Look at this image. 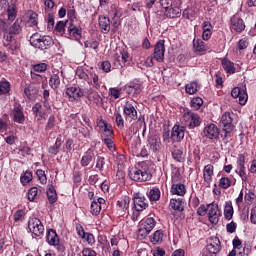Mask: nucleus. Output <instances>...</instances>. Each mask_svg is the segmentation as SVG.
Returning a JSON list of instances; mask_svg holds the SVG:
<instances>
[{
  "label": "nucleus",
  "mask_w": 256,
  "mask_h": 256,
  "mask_svg": "<svg viewBox=\"0 0 256 256\" xmlns=\"http://www.w3.org/2000/svg\"><path fill=\"white\" fill-rule=\"evenodd\" d=\"M46 240L53 247H57V245H59V236L57 235V231H55V229H49L46 235Z\"/></svg>",
  "instance_id": "4be33fe9"
},
{
  "label": "nucleus",
  "mask_w": 256,
  "mask_h": 256,
  "mask_svg": "<svg viewBox=\"0 0 256 256\" xmlns=\"http://www.w3.org/2000/svg\"><path fill=\"white\" fill-rule=\"evenodd\" d=\"M163 237V230H157L154 232L151 238V243H153V245H158V243H161V241H163Z\"/></svg>",
  "instance_id": "a19ab883"
},
{
  "label": "nucleus",
  "mask_w": 256,
  "mask_h": 256,
  "mask_svg": "<svg viewBox=\"0 0 256 256\" xmlns=\"http://www.w3.org/2000/svg\"><path fill=\"white\" fill-rule=\"evenodd\" d=\"M46 195L48 198L49 203L53 205L57 201V191L55 190V187L53 185H49L48 189L46 191Z\"/></svg>",
  "instance_id": "7c9ffc66"
},
{
  "label": "nucleus",
  "mask_w": 256,
  "mask_h": 256,
  "mask_svg": "<svg viewBox=\"0 0 256 256\" xmlns=\"http://www.w3.org/2000/svg\"><path fill=\"white\" fill-rule=\"evenodd\" d=\"M102 141L108 147L109 151H111L112 153H115L116 148H115V142H113V139L104 138Z\"/></svg>",
  "instance_id": "4d7b16f0"
},
{
  "label": "nucleus",
  "mask_w": 256,
  "mask_h": 256,
  "mask_svg": "<svg viewBox=\"0 0 256 256\" xmlns=\"http://www.w3.org/2000/svg\"><path fill=\"white\" fill-rule=\"evenodd\" d=\"M93 157H95V153H93V151H86L80 161L81 167H89V165H91V163L93 162Z\"/></svg>",
  "instance_id": "393cba45"
},
{
  "label": "nucleus",
  "mask_w": 256,
  "mask_h": 256,
  "mask_svg": "<svg viewBox=\"0 0 256 256\" xmlns=\"http://www.w3.org/2000/svg\"><path fill=\"white\" fill-rule=\"evenodd\" d=\"M206 249L210 255H217L221 251V240L217 236H211L206 240Z\"/></svg>",
  "instance_id": "0eeeda50"
},
{
  "label": "nucleus",
  "mask_w": 256,
  "mask_h": 256,
  "mask_svg": "<svg viewBox=\"0 0 256 256\" xmlns=\"http://www.w3.org/2000/svg\"><path fill=\"white\" fill-rule=\"evenodd\" d=\"M246 27L245 21L238 14H235L230 18V31H235V33H243Z\"/></svg>",
  "instance_id": "423d86ee"
},
{
  "label": "nucleus",
  "mask_w": 256,
  "mask_h": 256,
  "mask_svg": "<svg viewBox=\"0 0 256 256\" xmlns=\"http://www.w3.org/2000/svg\"><path fill=\"white\" fill-rule=\"evenodd\" d=\"M237 168L242 169L245 168V155L239 154L237 158Z\"/></svg>",
  "instance_id": "338daca9"
},
{
  "label": "nucleus",
  "mask_w": 256,
  "mask_h": 256,
  "mask_svg": "<svg viewBox=\"0 0 256 256\" xmlns=\"http://www.w3.org/2000/svg\"><path fill=\"white\" fill-rule=\"evenodd\" d=\"M104 165H105V157L98 155L97 162H96V169H99V171H103Z\"/></svg>",
  "instance_id": "680f3d73"
},
{
  "label": "nucleus",
  "mask_w": 256,
  "mask_h": 256,
  "mask_svg": "<svg viewBox=\"0 0 256 256\" xmlns=\"http://www.w3.org/2000/svg\"><path fill=\"white\" fill-rule=\"evenodd\" d=\"M123 113L126 121H137V108H135L131 102L125 103L123 106Z\"/></svg>",
  "instance_id": "9b49d317"
},
{
  "label": "nucleus",
  "mask_w": 256,
  "mask_h": 256,
  "mask_svg": "<svg viewBox=\"0 0 256 256\" xmlns=\"http://www.w3.org/2000/svg\"><path fill=\"white\" fill-rule=\"evenodd\" d=\"M28 229L36 237H43V233H45V226H43V222L39 218L30 219L28 221Z\"/></svg>",
  "instance_id": "39448f33"
},
{
  "label": "nucleus",
  "mask_w": 256,
  "mask_h": 256,
  "mask_svg": "<svg viewBox=\"0 0 256 256\" xmlns=\"http://www.w3.org/2000/svg\"><path fill=\"white\" fill-rule=\"evenodd\" d=\"M24 93L29 101H35V99H37V95H39V88L30 84L24 89Z\"/></svg>",
  "instance_id": "6ab92c4d"
},
{
  "label": "nucleus",
  "mask_w": 256,
  "mask_h": 256,
  "mask_svg": "<svg viewBox=\"0 0 256 256\" xmlns=\"http://www.w3.org/2000/svg\"><path fill=\"white\" fill-rule=\"evenodd\" d=\"M140 225L151 233L155 229L156 222L153 217H148Z\"/></svg>",
  "instance_id": "2f4dec72"
},
{
  "label": "nucleus",
  "mask_w": 256,
  "mask_h": 256,
  "mask_svg": "<svg viewBox=\"0 0 256 256\" xmlns=\"http://www.w3.org/2000/svg\"><path fill=\"white\" fill-rule=\"evenodd\" d=\"M148 143L150 145V151H153V153H157L161 150V138L159 136H150L148 138Z\"/></svg>",
  "instance_id": "f3484780"
},
{
  "label": "nucleus",
  "mask_w": 256,
  "mask_h": 256,
  "mask_svg": "<svg viewBox=\"0 0 256 256\" xmlns=\"http://www.w3.org/2000/svg\"><path fill=\"white\" fill-rule=\"evenodd\" d=\"M204 135L207 139H219V128L215 124H210L204 128Z\"/></svg>",
  "instance_id": "2eb2a0df"
},
{
  "label": "nucleus",
  "mask_w": 256,
  "mask_h": 256,
  "mask_svg": "<svg viewBox=\"0 0 256 256\" xmlns=\"http://www.w3.org/2000/svg\"><path fill=\"white\" fill-rule=\"evenodd\" d=\"M10 33L14 34V35H19V33H21L22 29H21V21L19 19H17L13 25L9 28L8 30Z\"/></svg>",
  "instance_id": "49530a36"
},
{
  "label": "nucleus",
  "mask_w": 256,
  "mask_h": 256,
  "mask_svg": "<svg viewBox=\"0 0 256 256\" xmlns=\"http://www.w3.org/2000/svg\"><path fill=\"white\" fill-rule=\"evenodd\" d=\"M39 19V15L36 12L30 11L28 23L31 27H35L37 25Z\"/></svg>",
  "instance_id": "864d4df0"
},
{
  "label": "nucleus",
  "mask_w": 256,
  "mask_h": 256,
  "mask_svg": "<svg viewBox=\"0 0 256 256\" xmlns=\"http://www.w3.org/2000/svg\"><path fill=\"white\" fill-rule=\"evenodd\" d=\"M203 179L206 184L211 185V181H213V165L208 164L204 167Z\"/></svg>",
  "instance_id": "a878e982"
},
{
  "label": "nucleus",
  "mask_w": 256,
  "mask_h": 256,
  "mask_svg": "<svg viewBox=\"0 0 256 256\" xmlns=\"http://www.w3.org/2000/svg\"><path fill=\"white\" fill-rule=\"evenodd\" d=\"M68 33L70 37H73V39L76 41L81 39V29L77 28V26L73 25V23H70Z\"/></svg>",
  "instance_id": "c756f323"
},
{
  "label": "nucleus",
  "mask_w": 256,
  "mask_h": 256,
  "mask_svg": "<svg viewBox=\"0 0 256 256\" xmlns=\"http://www.w3.org/2000/svg\"><path fill=\"white\" fill-rule=\"evenodd\" d=\"M36 175H37L40 183H42V185L47 184V175L45 174V171L39 169L36 171Z\"/></svg>",
  "instance_id": "bf43d9fd"
},
{
  "label": "nucleus",
  "mask_w": 256,
  "mask_h": 256,
  "mask_svg": "<svg viewBox=\"0 0 256 256\" xmlns=\"http://www.w3.org/2000/svg\"><path fill=\"white\" fill-rule=\"evenodd\" d=\"M38 189L37 187H32L28 190V199L30 201H35V197H37Z\"/></svg>",
  "instance_id": "e2e57ef3"
},
{
  "label": "nucleus",
  "mask_w": 256,
  "mask_h": 256,
  "mask_svg": "<svg viewBox=\"0 0 256 256\" xmlns=\"http://www.w3.org/2000/svg\"><path fill=\"white\" fill-rule=\"evenodd\" d=\"M82 256H97V252L91 248H84L82 250Z\"/></svg>",
  "instance_id": "774afa93"
},
{
  "label": "nucleus",
  "mask_w": 256,
  "mask_h": 256,
  "mask_svg": "<svg viewBox=\"0 0 256 256\" xmlns=\"http://www.w3.org/2000/svg\"><path fill=\"white\" fill-rule=\"evenodd\" d=\"M208 217L210 223H212L213 225H217L219 223V217H221L219 205L214 203L208 204Z\"/></svg>",
  "instance_id": "9d476101"
},
{
  "label": "nucleus",
  "mask_w": 256,
  "mask_h": 256,
  "mask_svg": "<svg viewBox=\"0 0 256 256\" xmlns=\"http://www.w3.org/2000/svg\"><path fill=\"white\" fill-rule=\"evenodd\" d=\"M42 109L43 106L41 105V103H36L32 107L33 115L36 117L37 121H41L43 119V113L41 112Z\"/></svg>",
  "instance_id": "f704fd0d"
},
{
  "label": "nucleus",
  "mask_w": 256,
  "mask_h": 256,
  "mask_svg": "<svg viewBox=\"0 0 256 256\" xmlns=\"http://www.w3.org/2000/svg\"><path fill=\"white\" fill-rule=\"evenodd\" d=\"M129 177L132 181L141 183L143 181H149V179H151V174H149L145 168H132V170L129 171Z\"/></svg>",
  "instance_id": "20e7f679"
},
{
  "label": "nucleus",
  "mask_w": 256,
  "mask_h": 256,
  "mask_svg": "<svg viewBox=\"0 0 256 256\" xmlns=\"http://www.w3.org/2000/svg\"><path fill=\"white\" fill-rule=\"evenodd\" d=\"M219 187H221V189H229V187H231V179H229V177H222L219 180Z\"/></svg>",
  "instance_id": "5fc2aeb1"
},
{
  "label": "nucleus",
  "mask_w": 256,
  "mask_h": 256,
  "mask_svg": "<svg viewBox=\"0 0 256 256\" xmlns=\"http://www.w3.org/2000/svg\"><path fill=\"white\" fill-rule=\"evenodd\" d=\"M222 67L226 71V73H229L230 75H233V73H235V64L228 59L222 60Z\"/></svg>",
  "instance_id": "473e14b6"
},
{
  "label": "nucleus",
  "mask_w": 256,
  "mask_h": 256,
  "mask_svg": "<svg viewBox=\"0 0 256 256\" xmlns=\"http://www.w3.org/2000/svg\"><path fill=\"white\" fill-rule=\"evenodd\" d=\"M190 107L194 109V111H199L201 107H203V98L195 97L191 100Z\"/></svg>",
  "instance_id": "ea45409f"
},
{
  "label": "nucleus",
  "mask_w": 256,
  "mask_h": 256,
  "mask_svg": "<svg viewBox=\"0 0 256 256\" xmlns=\"http://www.w3.org/2000/svg\"><path fill=\"white\" fill-rule=\"evenodd\" d=\"M183 121L188 125L189 129H195L201 125V116L199 114L188 110L183 114Z\"/></svg>",
  "instance_id": "f03ea898"
},
{
  "label": "nucleus",
  "mask_w": 256,
  "mask_h": 256,
  "mask_svg": "<svg viewBox=\"0 0 256 256\" xmlns=\"http://www.w3.org/2000/svg\"><path fill=\"white\" fill-rule=\"evenodd\" d=\"M233 205L231 204V202H227L224 208V217L225 219H227L228 221H231V219H233Z\"/></svg>",
  "instance_id": "e433bc0d"
},
{
  "label": "nucleus",
  "mask_w": 256,
  "mask_h": 256,
  "mask_svg": "<svg viewBox=\"0 0 256 256\" xmlns=\"http://www.w3.org/2000/svg\"><path fill=\"white\" fill-rule=\"evenodd\" d=\"M99 27L101 29V33H109L111 31V20L108 17L100 16L98 19Z\"/></svg>",
  "instance_id": "a211bd4d"
},
{
  "label": "nucleus",
  "mask_w": 256,
  "mask_h": 256,
  "mask_svg": "<svg viewBox=\"0 0 256 256\" xmlns=\"http://www.w3.org/2000/svg\"><path fill=\"white\" fill-rule=\"evenodd\" d=\"M13 121L15 123H25V114L23 113V107L21 104L15 105L12 111Z\"/></svg>",
  "instance_id": "4468645a"
},
{
  "label": "nucleus",
  "mask_w": 256,
  "mask_h": 256,
  "mask_svg": "<svg viewBox=\"0 0 256 256\" xmlns=\"http://www.w3.org/2000/svg\"><path fill=\"white\" fill-rule=\"evenodd\" d=\"M100 127H102L103 132H102V141L104 139H112L113 137V129H111V126H109V124H107L106 121H102L100 124Z\"/></svg>",
  "instance_id": "bb28decb"
},
{
  "label": "nucleus",
  "mask_w": 256,
  "mask_h": 256,
  "mask_svg": "<svg viewBox=\"0 0 256 256\" xmlns=\"http://www.w3.org/2000/svg\"><path fill=\"white\" fill-rule=\"evenodd\" d=\"M238 99L240 105H245V103H247V100L249 99V96L247 95V92L243 90L242 93L238 96Z\"/></svg>",
  "instance_id": "69168bd1"
},
{
  "label": "nucleus",
  "mask_w": 256,
  "mask_h": 256,
  "mask_svg": "<svg viewBox=\"0 0 256 256\" xmlns=\"http://www.w3.org/2000/svg\"><path fill=\"white\" fill-rule=\"evenodd\" d=\"M84 47L85 49H94V51L97 52V49H99V41L95 39H90L84 41Z\"/></svg>",
  "instance_id": "c03bdc74"
},
{
  "label": "nucleus",
  "mask_w": 256,
  "mask_h": 256,
  "mask_svg": "<svg viewBox=\"0 0 256 256\" xmlns=\"http://www.w3.org/2000/svg\"><path fill=\"white\" fill-rule=\"evenodd\" d=\"M30 44L36 49L45 51V49H49V47L53 45V38H51V36H41L39 33H34L30 37Z\"/></svg>",
  "instance_id": "f257e3e1"
},
{
  "label": "nucleus",
  "mask_w": 256,
  "mask_h": 256,
  "mask_svg": "<svg viewBox=\"0 0 256 256\" xmlns=\"http://www.w3.org/2000/svg\"><path fill=\"white\" fill-rule=\"evenodd\" d=\"M152 56L158 63H163L165 59V40H159L156 43Z\"/></svg>",
  "instance_id": "6e6552de"
},
{
  "label": "nucleus",
  "mask_w": 256,
  "mask_h": 256,
  "mask_svg": "<svg viewBox=\"0 0 256 256\" xmlns=\"http://www.w3.org/2000/svg\"><path fill=\"white\" fill-rule=\"evenodd\" d=\"M114 117L117 127H119V129H123V127H125V120L123 119L121 113L115 112Z\"/></svg>",
  "instance_id": "603ef678"
},
{
  "label": "nucleus",
  "mask_w": 256,
  "mask_h": 256,
  "mask_svg": "<svg viewBox=\"0 0 256 256\" xmlns=\"http://www.w3.org/2000/svg\"><path fill=\"white\" fill-rule=\"evenodd\" d=\"M171 193L172 195H179L180 197H183V195L187 193V189L184 184H173L171 187Z\"/></svg>",
  "instance_id": "c85d7f7f"
},
{
  "label": "nucleus",
  "mask_w": 256,
  "mask_h": 256,
  "mask_svg": "<svg viewBox=\"0 0 256 256\" xmlns=\"http://www.w3.org/2000/svg\"><path fill=\"white\" fill-rule=\"evenodd\" d=\"M220 124L222 126V131L225 133L224 137H229V134L233 133L235 125H233V118L231 117L230 112H225L222 117Z\"/></svg>",
  "instance_id": "7ed1b4c3"
},
{
  "label": "nucleus",
  "mask_w": 256,
  "mask_h": 256,
  "mask_svg": "<svg viewBox=\"0 0 256 256\" xmlns=\"http://www.w3.org/2000/svg\"><path fill=\"white\" fill-rule=\"evenodd\" d=\"M147 196L149 201H159V199H161V190H159V188H152Z\"/></svg>",
  "instance_id": "72a5a7b5"
},
{
  "label": "nucleus",
  "mask_w": 256,
  "mask_h": 256,
  "mask_svg": "<svg viewBox=\"0 0 256 256\" xmlns=\"http://www.w3.org/2000/svg\"><path fill=\"white\" fill-rule=\"evenodd\" d=\"M4 47H9V45H11V43H13V35L10 31L4 30Z\"/></svg>",
  "instance_id": "8fccbe9b"
},
{
  "label": "nucleus",
  "mask_w": 256,
  "mask_h": 256,
  "mask_svg": "<svg viewBox=\"0 0 256 256\" xmlns=\"http://www.w3.org/2000/svg\"><path fill=\"white\" fill-rule=\"evenodd\" d=\"M8 21H15L17 19V7L15 5L8 6Z\"/></svg>",
  "instance_id": "a18cd8bd"
},
{
  "label": "nucleus",
  "mask_w": 256,
  "mask_h": 256,
  "mask_svg": "<svg viewBox=\"0 0 256 256\" xmlns=\"http://www.w3.org/2000/svg\"><path fill=\"white\" fill-rule=\"evenodd\" d=\"M185 202L182 198H172L170 199L169 207L172 208L174 211H184Z\"/></svg>",
  "instance_id": "b1692460"
},
{
  "label": "nucleus",
  "mask_w": 256,
  "mask_h": 256,
  "mask_svg": "<svg viewBox=\"0 0 256 256\" xmlns=\"http://www.w3.org/2000/svg\"><path fill=\"white\" fill-rule=\"evenodd\" d=\"M134 209L138 213L141 211H145L147 207H149V203H147V198L141 195V193H135L133 198Z\"/></svg>",
  "instance_id": "1a4fd4ad"
},
{
  "label": "nucleus",
  "mask_w": 256,
  "mask_h": 256,
  "mask_svg": "<svg viewBox=\"0 0 256 256\" xmlns=\"http://www.w3.org/2000/svg\"><path fill=\"white\" fill-rule=\"evenodd\" d=\"M49 85L51 89H58L59 85H61V79L59 78V75L53 74L50 77Z\"/></svg>",
  "instance_id": "37998d69"
},
{
  "label": "nucleus",
  "mask_w": 256,
  "mask_h": 256,
  "mask_svg": "<svg viewBox=\"0 0 256 256\" xmlns=\"http://www.w3.org/2000/svg\"><path fill=\"white\" fill-rule=\"evenodd\" d=\"M9 51L12 53V55H15L18 53L21 44H19L18 42H14V43H10L8 46Z\"/></svg>",
  "instance_id": "052dcab7"
},
{
  "label": "nucleus",
  "mask_w": 256,
  "mask_h": 256,
  "mask_svg": "<svg viewBox=\"0 0 256 256\" xmlns=\"http://www.w3.org/2000/svg\"><path fill=\"white\" fill-rule=\"evenodd\" d=\"M32 83H36L41 85L43 83V76L41 74H37L33 71L30 72Z\"/></svg>",
  "instance_id": "6e6d98bb"
},
{
  "label": "nucleus",
  "mask_w": 256,
  "mask_h": 256,
  "mask_svg": "<svg viewBox=\"0 0 256 256\" xmlns=\"http://www.w3.org/2000/svg\"><path fill=\"white\" fill-rule=\"evenodd\" d=\"M60 149H61V138H57L55 144L49 147L48 153H50V155H58Z\"/></svg>",
  "instance_id": "4c0bfd02"
},
{
  "label": "nucleus",
  "mask_w": 256,
  "mask_h": 256,
  "mask_svg": "<svg viewBox=\"0 0 256 256\" xmlns=\"http://www.w3.org/2000/svg\"><path fill=\"white\" fill-rule=\"evenodd\" d=\"M120 55H121V59L123 61V63H129V61H131V56L129 55V52L125 49H123L121 52H120Z\"/></svg>",
  "instance_id": "0e129e2a"
},
{
  "label": "nucleus",
  "mask_w": 256,
  "mask_h": 256,
  "mask_svg": "<svg viewBox=\"0 0 256 256\" xmlns=\"http://www.w3.org/2000/svg\"><path fill=\"white\" fill-rule=\"evenodd\" d=\"M184 137H185V127L175 124L174 127L172 128V132L170 136L172 141L179 142V141H182Z\"/></svg>",
  "instance_id": "f8f14e48"
},
{
  "label": "nucleus",
  "mask_w": 256,
  "mask_h": 256,
  "mask_svg": "<svg viewBox=\"0 0 256 256\" xmlns=\"http://www.w3.org/2000/svg\"><path fill=\"white\" fill-rule=\"evenodd\" d=\"M172 157H173L174 161H177L178 163L185 162V156H183V151L181 149H175L172 152Z\"/></svg>",
  "instance_id": "79ce46f5"
},
{
  "label": "nucleus",
  "mask_w": 256,
  "mask_h": 256,
  "mask_svg": "<svg viewBox=\"0 0 256 256\" xmlns=\"http://www.w3.org/2000/svg\"><path fill=\"white\" fill-rule=\"evenodd\" d=\"M129 203H131V200L127 196L117 201L118 213L120 217H123L125 213H129Z\"/></svg>",
  "instance_id": "ddd939ff"
},
{
  "label": "nucleus",
  "mask_w": 256,
  "mask_h": 256,
  "mask_svg": "<svg viewBox=\"0 0 256 256\" xmlns=\"http://www.w3.org/2000/svg\"><path fill=\"white\" fill-rule=\"evenodd\" d=\"M193 50L195 53H199V55H205V52L207 51V46L205 45V42H203V40L194 39Z\"/></svg>",
  "instance_id": "5701e85b"
},
{
  "label": "nucleus",
  "mask_w": 256,
  "mask_h": 256,
  "mask_svg": "<svg viewBox=\"0 0 256 256\" xmlns=\"http://www.w3.org/2000/svg\"><path fill=\"white\" fill-rule=\"evenodd\" d=\"M149 233L151 232L139 225V228L137 230V237L138 239H140V241H143V239H147V235H149Z\"/></svg>",
  "instance_id": "3c124183"
},
{
  "label": "nucleus",
  "mask_w": 256,
  "mask_h": 256,
  "mask_svg": "<svg viewBox=\"0 0 256 256\" xmlns=\"http://www.w3.org/2000/svg\"><path fill=\"white\" fill-rule=\"evenodd\" d=\"M11 84L7 80L0 81V95H9Z\"/></svg>",
  "instance_id": "c9c22d12"
},
{
  "label": "nucleus",
  "mask_w": 256,
  "mask_h": 256,
  "mask_svg": "<svg viewBox=\"0 0 256 256\" xmlns=\"http://www.w3.org/2000/svg\"><path fill=\"white\" fill-rule=\"evenodd\" d=\"M66 25H67V22L59 21V22L56 23L54 31H56V33H58V35H65Z\"/></svg>",
  "instance_id": "09e8293b"
},
{
  "label": "nucleus",
  "mask_w": 256,
  "mask_h": 256,
  "mask_svg": "<svg viewBox=\"0 0 256 256\" xmlns=\"http://www.w3.org/2000/svg\"><path fill=\"white\" fill-rule=\"evenodd\" d=\"M127 95H129V97H139V95H141V84H135L132 83L130 85H126L124 87Z\"/></svg>",
  "instance_id": "dca6fc26"
},
{
  "label": "nucleus",
  "mask_w": 256,
  "mask_h": 256,
  "mask_svg": "<svg viewBox=\"0 0 256 256\" xmlns=\"http://www.w3.org/2000/svg\"><path fill=\"white\" fill-rule=\"evenodd\" d=\"M66 95L74 99V101H79L80 97H83L84 93H83V90H81V88L70 87V88H67Z\"/></svg>",
  "instance_id": "412c9836"
},
{
  "label": "nucleus",
  "mask_w": 256,
  "mask_h": 256,
  "mask_svg": "<svg viewBox=\"0 0 256 256\" xmlns=\"http://www.w3.org/2000/svg\"><path fill=\"white\" fill-rule=\"evenodd\" d=\"M102 205H105V199L98 198L97 200H93L90 206V213L99 215L101 213Z\"/></svg>",
  "instance_id": "aec40b11"
},
{
  "label": "nucleus",
  "mask_w": 256,
  "mask_h": 256,
  "mask_svg": "<svg viewBox=\"0 0 256 256\" xmlns=\"http://www.w3.org/2000/svg\"><path fill=\"white\" fill-rule=\"evenodd\" d=\"M33 179V174L29 171L25 172L24 175L20 178V181L23 185H27V183L31 182Z\"/></svg>",
  "instance_id": "13d9d810"
},
{
  "label": "nucleus",
  "mask_w": 256,
  "mask_h": 256,
  "mask_svg": "<svg viewBox=\"0 0 256 256\" xmlns=\"http://www.w3.org/2000/svg\"><path fill=\"white\" fill-rule=\"evenodd\" d=\"M185 89L188 95H195L199 91V84L197 82H191L185 86Z\"/></svg>",
  "instance_id": "58836bf2"
},
{
  "label": "nucleus",
  "mask_w": 256,
  "mask_h": 256,
  "mask_svg": "<svg viewBox=\"0 0 256 256\" xmlns=\"http://www.w3.org/2000/svg\"><path fill=\"white\" fill-rule=\"evenodd\" d=\"M33 73H45L47 71V64L46 63H40V64H34L32 65Z\"/></svg>",
  "instance_id": "de8ad7c7"
},
{
  "label": "nucleus",
  "mask_w": 256,
  "mask_h": 256,
  "mask_svg": "<svg viewBox=\"0 0 256 256\" xmlns=\"http://www.w3.org/2000/svg\"><path fill=\"white\" fill-rule=\"evenodd\" d=\"M165 15L168 17V19H177L178 17H181V8L171 6L166 10Z\"/></svg>",
  "instance_id": "cd10ccee"
}]
</instances>
